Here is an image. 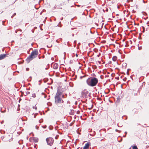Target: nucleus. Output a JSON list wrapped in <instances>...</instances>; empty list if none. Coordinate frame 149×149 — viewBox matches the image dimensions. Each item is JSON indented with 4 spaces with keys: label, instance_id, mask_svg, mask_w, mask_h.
<instances>
[{
    "label": "nucleus",
    "instance_id": "33",
    "mask_svg": "<svg viewBox=\"0 0 149 149\" xmlns=\"http://www.w3.org/2000/svg\"><path fill=\"white\" fill-rule=\"evenodd\" d=\"M77 113H78V111H77Z\"/></svg>",
    "mask_w": 149,
    "mask_h": 149
},
{
    "label": "nucleus",
    "instance_id": "27",
    "mask_svg": "<svg viewBox=\"0 0 149 149\" xmlns=\"http://www.w3.org/2000/svg\"><path fill=\"white\" fill-rule=\"evenodd\" d=\"M77 7H79V6H80V5H77Z\"/></svg>",
    "mask_w": 149,
    "mask_h": 149
},
{
    "label": "nucleus",
    "instance_id": "18",
    "mask_svg": "<svg viewBox=\"0 0 149 149\" xmlns=\"http://www.w3.org/2000/svg\"><path fill=\"white\" fill-rule=\"evenodd\" d=\"M30 94V92H29V91H27L26 92V95H28L29 94Z\"/></svg>",
    "mask_w": 149,
    "mask_h": 149
},
{
    "label": "nucleus",
    "instance_id": "14",
    "mask_svg": "<svg viewBox=\"0 0 149 149\" xmlns=\"http://www.w3.org/2000/svg\"><path fill=\"white\" fill-rule=\"evenodd\" d=\"M32 97L35 98L36 97V95L35 93H33L32 94Z\"/></svg>",
    "mask_w": 149,
    "mask_h": 149
},
{
    "label": "nucleus",
    "instance_id": "24",
    "mask_svg": "<svg viewBox=\"0 0 149 149\" xmlns=\"http://www.w3.org/2000/svg\"><path fill=\"white\" fill-rule=\"evenodd\" d=\"M29 68H26V70L27 71L29 70Z\"/></svg>",
    "mask_w": 149,
    "mask_h": 149
},
{
    "label": "nucleus",
    "instance_id": "36",
    "mask_svg": "<svg viewBox=\"0 0 149 149\" xmlns=\"http://www.w3.org/2000/svg\"><path fill=\"white\" fill-rule=\"evenodd\" d=\"M23 1H24V0H22Z\"/></svg>",
    "mask_w": 149,
    "mask_h": 149
},
{
    "label": "nucleus",
    "instance_id": "2",
    "mask_svg": "<svg viewBox=\"0 0 149 149\" xmlns=\"http://www.w3.org/2000/svg\"><path fill=\"white\" fill-rule=\"evenodd\" d=\"M86 82L87 84L89 86L94 87L96 85L98 82L97 78L95 77L89 78L88 79Z\"/></svg>",
    "mask_w": 149,
    "mask_h": 149
},
{
    "label": "nucleus",
    "instance_id": "32",
    "mask_svg": "<svg viewBox=\"0 0 149 149\" xmlns=\"http://www.w3.org/2000/svg\"><path fill=\"white\" fill-rule=\"evenodd\" d=\"M35 109H37L36 107L35 108Z\"/></svg>",
    "mask_w": 149,
    "mask_h": 149
},
{
    "label": "nucleus",
    "instance_id": "6",
    "mask_svg": "<svg viewBox=\"0 0 149 149\" xmlns=\"http://www.w3.org/2000/svg\"><path fill=\"white\" fill-rule=\"evenodd\" d=\"M81 94L83 97L87 98L89 96V92L86 89H84L82 91Z\"/></svg>",
    "mask_w": 149,
    "mask_h": 149
},
{
    "label": "nucleus",
    "instance_id": "11",
    "mask_svg": "<svg viewBox=\"0 0 149 149\" xmlns=\"http://www.w3.org/2000/svg\"><path fill=\"white\" fill-rule=\"evenodd\" d=\"M117 59V58L116 56H114L112 58V59H113V61H116V60Z\"/></svg>",
    "mask_w": 149,
    "mask_h": 149
},
{
    "label": "nucleus",
    "instance_id": "35",
    "mask_svg": "<svg viewBox=\"0 0 149 149\" xmlns=\"http://www.w3.org/2000/svg\"><path fill=\"white\" fill-rule=\"evenodd\" d=\"M23 1H24V0H22Z\"/></svg>",
    "mask_w": 149,
    "mask_h": 149
},
{
    "label": "nucleus",
    "instance_id": "17",
    "mask_svg": "<svg viewBox=\"0 0 149 149\" xmlns=\"http://www.w3.org/2000/svg\"><path fill=\"white\" fill-rule=\"evenodd\" d=\"M124 65L125 67H126L127 66V64L126 63H123V67H124Z\"/></svg>",
    "mask_w": 149,
    "mask_h": 149
},
{
    "label": "nucleus",
    "instance_id": "10",
    "mask_svg": "<svg viewBox=\"0 0 149 149\" xmlns=\"http://www.w3.org/2000/svg\"><path fill=\"white\" fill-rule=\"evenodd\" d=\"M33 141L36 143L38 142V139L37 138H34L33 139Z\"/></svg>",
    "mask_w": 149,
    "mask_h": 149
},
{
    "label": "nucleus",
    "instance_id": "28",
    "mask_svg": "<svg viewBox=\"0 0 149 149\" xmlns=\"http://www.w3.org/2000/svg\"><path fill=\"white\" fill-rule=\"evenodd\" d=\"M125 133L126 134H127V132H125Z\"/></svg>",
    "mask_w": 149,
    "mask_h": 149
},
{
    "label": "nucleus",
    "instance_id": "8",
    "mask_svg": "<svg viewBox=\"0 0 149 149\" xmlns=\"http://www.w3.org/2000/svg\"><path fill=\"white\" fill-rule=\"evenodd\" d=\"M90 145L89 142H87L84 146L83 149H88Z\"/></svg>",
    "mask_w": 149,
    "mask_h": 149
},
{
    "label": "nucleus",
    "instance_id": "16",
    "mask_svg": "<svg viewBox=\"0 0 149 149\" xmlns=\"http://www.w3.org/2000/svg\"><path fill=\"white\" fill-rule=\"evenodd\" d=\"M76 42H77V41L76 40H74V44L75 45H74V47H75V46H76Z\"/></svg>",
    "mask_w": 149,
    "mask_h": 149
},
{
    "label": "nucleus",
    "instance_id": "9",
    "mask_svg": "<svg viewBox=\"0 0 149 149\" xmlns=\"http://www.w3.org/2000/svg\"><path fill=\"white\" fill-rule=\"evenodd\" d=\"M58 65L57 63H54L53 65V67L54 69H57L58 68Z\"/></svg>",
    "mask_w": 149,
    "mask_h": 149
},
{
    "label": "nucleus",
    "instance_id": "31",
    "mask_svg": "<svg viewBox=\"0 0 149 149\" xmlns=\"http://www.w3.org/2000/svg\"><path fill=\"white\" fill-rule=\"evenodd\" d=\"M126 135H125V136H123L124 137H125L126 136Z\"/></svg>",
    "mask_w": 149,
    "mask_h": 149
},
{
    "label": "nucleus",
    "instance_id": "3",
    "mask_svg": "<svg viewBox=\"0 0 149 149\" xmlns=\"http://www.w3.org/2000/svg\"><path fill=\"white\" fill-rule=\"evenodd\" d=\"M38 51L36 49H35L31 53V55L26 59L27 63H29L31 60L36 57L38 55Z\"/></svg>",
    "mask_w": 149,
    "mask_h": 149
},
{
    "label": "nucleus",
    "instance_id": "21",
    "mask_svg": "<svg viewBox=\"0 0 149 149\" xmlns=\"http://www.w3.org/2000/svg\"><path fill=\"white\" fill-rule=\"evenodd\" d=\"M38 128H39V127L38 126H36V129H38Z\"/></svg>",
    "mask_w": 149,
    "mask_h": 149
},
{
    "label": "nucleus",
    "instance_id": "23",
    "mask_svg": "<svg viewBox=\"0 0 149 149\" xmlns=\"http://www.w3.org/2000/svg\"><path fill=\"white\" fill-rule=\"evenodd\" d=\"M63 19V17H62V18H61V20H62Z\"/></svg>",
    "mask_w": 149,
    "mask_h": 149
},
{
    "label": "nucleus",
    "instance_id": "15",
    "mask_svg": "<svg viewBox=\"0 0 149 149\" xmlns=\"http://www.w3.org/2000/svg\"><path fill=\"white\" fill-rule=\"evenodd\" d=\"M42 127L44 129H45L47 127V126L46 125H45L44 126H42Z\"/></svg>",
    "mask_w": 149,
    "mask_h": 149
},
{
    "label": "nucleus",
    "instance_id": "20",
    "mask_svg": "<svg viewBox=\"0 0 149 149\" xmlns=\"http://www.w3.org/2000/svg\"><path fill=\"white\" fill-rule=\"evenodd\" d=\"M61 97L62 98H64V95H62H62H61Z\"/></svg>",
    "mask_w": 149,
    "mask_h": 149
},
{
    "label": "nucleus",
    "instance_id": "4",
    "mask_svg": "<svg viewBox=\"0 0 149 149\" xmlns=\"http://www.w3.org/2000/svg\"><path fill=\"white\" fill-rule=\"evenodd\" d=\"M1 138L3 141H9L10 142L13 140V139L10 135H8L6 136H2Z\"/></svg>",
    "mask_w": 149,
    "mask_h": 149
},
{
    "label": "nucleus",
    "instance_id": "34",
    "mask_svg": "<svg viewBox=\"0 0 149 149\" xmlns=\"http://www.w3.org/2000/svg\"><path fill=\"white\" fill-rule=\"evenodd\" d=\"M77 113H78V111H77Z\"/></svg>",
    "mask_w": 149,
    "mask_h": 149
},
{
    "label": "nucleus",
    "instance_id": "22",
    "mask_svg": "<svg viewBox=\"0 0 149 149\" xmlns=\"http://www.w3.org/2000/svg\"><path fill=\"white\" fill-rule=\"evenodd\" d=\"M16 13H14V14H13V16H11V17H12V18H13V16H14V15H16Z\"/></svg>",
    "mask_w": 149,
    "mask_h": 149
},
{
    "label": "nucleus",
    "instance_id": "7",
    "mask_svg": "<svg viewBox=\"0 0 149 149\" xmlns=\"http://www.w3.org/2000/svg\"><path fill=\"white\" fill-rule=\"evenodd\" d=\"M7 55L6 54H3L0 55V60L4 58L7 56Z\"/></svg>",
    "mask_w": 149,
    "mask_h": 149
},
{
    "label": "nucleus",
    "instance_id": "13",
    "mask_svg": "<svg viewBox=\"0 0 149 149\" xmlns=\"http://www.w3.org/2000/svg\"><path fill=\"white\" fill-rule=\"evenodd\" d=\"M1 112L2 113H5L6 112V110L5 109L4 110H2V108L1 109Z\"/></svg>",
    "mask_w": 149,
    "mask_h": 149
},
{
    "label": "nucleus",
    "instance_id": "30",
    "mask_svg": "<svg viewBox=\"0 0 149 149\" xmlns=\"http://www.w3.org/2000/svg\"><path fill=\"white\" fill-rule=\"evenodd\" d=\"M3 123V121H2V122H1V124H2Z\"/></svg>",
    "mask_w": 149,
    "mask_h": 149
},
{
    "label": "nucleus",
    "instance_id": "19",
    "mask_svg": "<svg viewBox=\"0 0 149 149\" xmlns=\"http://www.w3.org/2000/svg\"><path fill=\"white\" fill-rule=\"evenodd\" d=\"M115 131H116V132H121V131H119V130H117V129H116V130H115Z\"/></svg>",
    "mask_w": 149,
    "mask_h": 149
},
{
    "label": "nucleus",
    "instance_id": "26",
    "mask_svg": "<svg viewBox=\"0 0 149 149\" xmlns=\"http://www.w3.org/2000/svg\"><path fill=\"white\" fill-rule=\"evenodd\" d=\"M76 57H78V54H76Z\"/></svg>",
    "mask_w": 149,
    "mask_h": 149
},
{
    "label": "nucleus",
    "instance_id": "25",
    "mask_svg": "<svg viewBox=\"0 0 149 149\" xmlns=\"http://www.w3.org/2000/svg\"><path fill=\"white\" fill-rule=\"evenodd\" d=\"M139 48V50H140V49H141V48H140V47H139V48Z\"/></svg>",
    "mask_w": 149,
    "mask_h": 149
},
{
    "label": "nucleus",
    "instance_id": "29",
    "mask_svg": "<svg viewBox=\"0 0 149 149\" xmlns=\"http://www.w3.org/2000/svg\"><path fill=\"white\" fill-rule=\"evenodd\" d=\"M74 36V34H72V36L73 37Z\"/></svg>",
    "mask_w": 149,
    "mask_h": 149
},
{
    "label": "nucleus",
    "instance_id": "1",
    "mask_svg": "<svg viewBox=\"0 0 149 149\" xmlns=\"http://www.w3.org/2000/svg\"><path fill=\"white\" fill-rule=\"evenodd\" d=\"M62 93V92L60 91L58 89L54 97L55 103L58 106L59 104L63 103L64 101L61 98Z\"/></svg>",
    "mask_w": 149,
    "mask_h": 149
},
{
    "label": "nucleus",
    "instance_id": "5",
    "mask_svg": "<svg viewBox=\"0 0 149 149\" xmlns=\"http://www.w3.org/2000/svg\"><path fill=\"white\" fill-rule=\"evenodd\" d=\"M46 141L47 145L50 146L53 145L54 141V139L51 137L47 138Z\"/></svg>",
    "mask_w": 149,
    "mask_h": 149
},
{
    "label": "nucleus",
    "instance_id": "12",
    "mask_svg": "<svg viewBox=\"0 0 149 149\" xmlns=\"http://www.w3.org/2000/svg\"><path fill=\"white\" fill-rule=\"evenodd\" d=\"M132 149H138L137 147L136 146H134L132 147Z\"/></svg>",
    "mask_w": 149,
    "mask_h": 149
}]
</instances>
